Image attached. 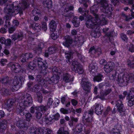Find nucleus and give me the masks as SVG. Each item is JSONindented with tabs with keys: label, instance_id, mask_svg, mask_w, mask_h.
<instances>
[{
	"label": "nucleus",
	"instance_id": "f257e3e1",
	"mask_svg": "<svg viewBox=\"0 0 134 134\" xmlns=\"http://www.w3.org/2000/svg\"><path fill=\"white\" fill-rule=\"evenodd\" d=\"M95 16V18H91L90 17V19L87 20L86 22V25L87 27L89 28H92L93 29L92 31H95L94 29H95V32H92L91 33V35L94 37H96L97 35L96 33V32H98V31H97V29H98V30L99 27L98 25H103L105 24L106 23H104L105 22L104 18H105V16L103 15L101 16H100V19H98V16L97 15L95 14H94Z\"/></svg>",
	"mask_w": 134,
	"mask_h": 134
},
{
	"label": "nucleus",
	"instance_id": "f03ea898",
	"mask_svg": "<svg viewBox=\"0 0 134 134\" xmlns=\"http://www.w3.org/2000/svg\"><path fill=\"white\" fill-rule=\"evenodd\" d=\"M13 5H7L6 8L4 9V12L6 15L4 16V20H5H5L6 21H5V26L7 27H9L10 26V22L9 20L11 18L10 15L12 13L14 12H15V11L18 8V7H14V10H12V8H13Z\"/></svg>",
	"mask_w": 134,
	"mask_h": 134
},
{
	"label": "nucleus",
	"instance_id": "7ed1b4c3",
	"mask_svg": "<svg viewBox=\"0 0 134 134\" xmlns=\"http://www.w3.org/2000/svg\"><path fill=\"white\" fill-rule=\"evenodd\" d=\"M24 99H22L20 101L19 105L20 107V109L21 110L20 111V113H21L22 110L24 109V107L29 106L32 102L31 97L30 96L24 98Z\"/></svg>",
	"mask_w": 134,
	"mask_h": 134
},
{
	"label": "nucleus",
	"instance_id": "20e7f679",
	"mask_svg": "<svg viewBox=\"0 0 134 134\" xmlns=\"http://www.w3.org/2000/svg\"><path fill=\"white\" fill-rule=\"evenodd\" d=\"M98 2L100 3L101 7L100 9L102 12L105 13H108L109 14L111 13L110 10V8H109L108 4L106 1L104 0H98Z\"/></svg>",
	"mask_w": 134,
	"mask_h": 134
},
{
	"label": "nucleus",
	"instance_id": "39448f33",
	"mask_svg": "<svg viewBox=\"0 0 134 134\" xmlns=\"http://www.w3.org/2000/svg\"><path fill=\"white\" fill-rule=\"evenodd\" d=\"M73 70H75L76 72L81 74L83 72L82 67L77 62H73L71 66Z\"/></svg>",
	"mask_w": 134,
	"mask_h": 134
},
{
	"label": "nucleus",
	"instance_id": "423d86ee",
	"mask_svg": "<svg viewBox=\"0 0 134 134\" xmlns=\"http://www.w3.org/2000/svg\"><path fill=\"white\" fill-rule=\"evenodd\" d=\"M19 83V81L18 79L16 77H15L10 87L11 89L13 91H17L20 87Z\"/></svg>",
	"mask_w": 134,
	"mask_h": 134
},
{
	"label": "nucleus",
	"instance_id": "0eeeda50",
	"mask_svg": "<svg viewBox=\"0 0 134 134\" xmlns=\"http://www.w3.org/2000/svg\"><path fill=\"white\" fill-rule=\"evenodd\" d=\"M82 87L86 91H88L90 89L91 84L86 78L83 79L81 82Z\"/></svg>",
	"mask_w": 134,
	"mask_h": 134
},
{
	"label": "nucleus",
	"instance_id": "6e6552de",
	"mask_svg": "<svg viewBox=\"0 0 134 134\" xmlns=\"http://www.w3.org/2000/svg\"><path fill=\"white\" fill-rule=\"evenodd\" d=\"M118 111L121 115H124L125 114V109L123 107V104L121 101H118L116 104Z\"/></svg>",
	"mask_w": 134,
	"mask_h": 134
},
{
	"label": "nucleus",
	"instance_id": "1a4fd4ad",
	"mask_svg": "<svg viewBox=\"0 0 134 134\" xmlns=\"http://www.w3.org/2000/svg\"><path fill=\"white\" fill-rule=\"evenodd\" d=\"M102 106L101 105L96 103L94 106L92 107V110L90 112V114L92 113L94 109H95V112L98 115H99L101 114L102 110L101 109Z\"/></svg>",
	"mask_w": 134,
	"mask_h": 134
},
{
	"label": "nucleus",
	"instance_id": "9d476101",
	"mask_svg": "<svg viewBox=\"0 0 134 134\" xmlns=\"http://www.w3.org/2000/svg\"><path fill=\"white\" fill-rule=\"evenodd\" d=\"M114 64L111 62L107 63V64L104 66V70L105 72L109 73L111 72L114 68Z\"/></svg>",
	"mask_w": 134,
	"mask_h": 134
},
{
	"label": "nucleus",
	"instance_id": "9b49d317",
	"mask_svg": "<svg viewBox=\"0 0 134 134\" xmlns=\"http://www.w3.org/2000/svg\"><path fill=\"white\" fill-rule=\"evenodd\" d=\"M131 91L134 93V89L133 88H131L130 90V93L128 94L127 97V99L129 100L128 102V105L130 106H131L134 104V100H131V99L134 97V96H132L130 95L131 93Z\"/></svg>",
	"mask_w": 134,
	"mask_h": 134
},
{
	"label": "nucleus",
	"instance_id": "f8f14e48",
	"mask_svg": "<svg viewBox=\"0 0 134 134\" xmlns=\"http://www.w3.org/2000/svg\"><path fill=\"white\" fill-rule=\"evenodd\" d=\"M97 69V64L96 63H91L89 66V70L91 74L93 75L96 72Z\"/></svg>",
	"mask_w": 134,
	"mask_h": 134
},
{
	"label": "nucleus",
	"instance_id": "ddd939ff",
	"mask_svg": "<svg viewBox=\"0 0 134 134\" xmlns=\"http://www.w3.org/2000/svg\"><path fill=\"white\" fill-rule=\"evenodd\" d=\"M12 70L15 73H18L20 71L21 68L18 64H13L11 67Z\"/></svg>",
	"mask_w": 134,
	"mask_h": 134
},
{
	"label": "nucleus",
	"instance_id": "4468645a",
	"mask_svg": "<svg viewBox=\"0 0 134 134\" xmlns=\"http://www.w3.org/2000/svg\"><path fill=\"white\" fill-rule=\"evenodd\" d=\"M64 40L65 42L63 43V44L66 47H68L72 42V40L70 39L68 36L65 37Z\"/></svg>",
	"mask_w": 134,
	"mask_h": 134
},
{
	"label": "nucleus",
	"instance_id": "2eb2a0df",
	"mask_svg": "<svg viewBox=\"0 0 134 134\" xmlns=\"http://www.w3.org/2000/svg\"><path fill=\"white\" fill-rule=\"evenodd\" d=\"M65 57L67 62L70 63L72 61V59L73 57L72 53L69 51H67L65 53Z\"/></svg>",
	"mask_w": 134,
	"mask_h": 134
},
{
	"label": "nucleus",
	"instance_id": "dca6fc26",
	"mask_svg": "<svg viewBox=\"0 0 134 134\" xmlns=\"http://www.w3.org/2000/svg\"><path fill=\"white\" fill-rule=\"evenodd\" d=\"M32 57L33 55L31 54L27 53L25 54H23L21 56L20 58L21 62H26V59H25L24 60H23L24 57H26L27 59H28L30 58H32Z\"/></svg>",
	"mask_w": 134,
	"mask_h": 134
},
{
	"label": "nucleus",
	"instance_id": "f3484780",
	"mask_svg": "<svg viewBox=\"0 0 134 134\" xmlns=\"http://www.w3.org/2000/svg\"><path fill=\"white\" fill-rule=\"evenodd\" d=\"M50 31H55L56 27L55 22L53 20L49 24Z\"/></svg>",
	"mask_w": 134,
	"mask_h": 134
},
{
	"label": "nucleus",
	"instance_id": "a211bd4d",
	"mask_svg": "<svg viewBox=\"0 0 134 134\" xmlns=\"http://www.w3.org/2000/svg\"><path fill=\"white\" fill-rule=\"evenodd\" d=\"M42 59L40 58H37V61L38 65L39 66L42 67L43 69L44 68V70H45L46 68V65L44 64L42 61Z\"/></svg>",
	"mask_w": 134,
	"mask_h": 134
},
{
	"label": "nucleus",
	"instance_id": "6ab92c4d",
	"mask_svg": "<svg viewBox=\"0 0 134 134\" xmlns=\"http://www.w3.org/2000/svg\"><path fill=\"white\" fill-rule=\"evenodd\" d=\"M31 27L34 30H36L37 31H38L41 28L39 24L35 23H33L31 24Z\"/></svg>",
	"mask_w": 134,
	"mask_h": 134
},
{
	"label": "nucleus",
	"instance_id": "aec40b11",
	"mask_svg": "<svg viewBox=\"0 0 134 134\" xmlns=\"http://www.w3.org/2000/svg\"><path fill=\"white\" fill-rule=\"evenodd\" d=\"M113 78L114 80H116L119 83H122L124 81V79L121 78V76L120 75H116L115 76H113Z\"/></svg>",
	"mask_w": 134,
	"mask_h": 134
},
{
	"label": "nucleus",
	"instance_id": "412c9836",
	"mask_svg": "<svg viewBox=\"0 0 134 134\" xmlns=\"http://www.w3.org/2000/svg\"><path fill=\"white\" fill-rule=\"evenodd\" d=\"M64 81L66 82H69L70 81H72L73 79H70V76L68 74H66L64 75L63 78Z\"/></svg>",
	"mask_w": 134,
	"mask_h": 134
},
{
	"label": "nucleus",
	"instance_id": "4be33fe9",
	"mask_svg": "<svg viewBox=\"0 0 134 134\" xmlns=\"http://www.w3.org/2000/svg\"><path fill=\"white\" fill-rule=\"evenodd\" d=\"M77 18L76 17L74 18L72 21L73 25L76 27H78L79 25V22L77 20Z\"/></svg>",
	"mask_w": 134,
	"mask_h": 134
},
{
	"label": "nucleus",
	"instance_id": "5701e85b",
	"mask_svg": "<svg viewBox=\"0 0 134 134\" xmlns=\"http://www.w3.org/2000/svg\"><path fill=\"white\" fill-rule=\"evenodd\" d=\"M102 75L100 74H98L97 75L95 76L93 79L94 81L99 82L102 80Z\"/></svg>",
	"mask_w": 134,
	"mask_h": 134
},
{
	"label": "nucleus",
	"instance_id": "b1692460",
	"mask_svg": "<svg viewBox=\"0 0 134 134\" xmlns=\"http://www.w3.org/2000/svg\"><path fill=\"white\" fill-rule=\"evenodd\" d=\"M57 134H69V132L66 131H64V128L61 127L57 132Z\"/></svg>",
	"mask_w": 134,
	"mask_h": 134
},
{
	"label": "nucleus",
	"instance_id": "393cba45",
	"mask_svg": "<svg viewBox=\"0 0 134 134\" xmlns=\"http://www.w3.org/2000/svg\"><path fill=\"white\" fill-rule=\"evenodd\" d=\"M53 99L51 98H49L48 101L47 103V106L48 107L50 108L52 106L53 104Z\"/></svg>",
	"mask_w": 134,
	"mask_h": 134
},
{
	"label": "nucleus",
	"instance_id": "a878e982",
	"mask_svg": "<svg viewBox=\"0 0 134 134\" xmlns=\"http://www.w3.org/2000/svg\"><path fill=\"white\" fill-rule=\"evenodd\" d=\"M12 39L14 40V41H15V40H17L18 38V40H21L22 39V35H21L20 36H16L15 35H13L12 37Z\"/></svg>",
	"mask_w": 134,
	"mask_h": 134
},
{
	"label": "nucleus",
	"instance_id": "bb28decb",
	"mask_svg": "<svg viewBox=\"0 0 134 134\" xmlns=\"http://www.w3.org/2000/svg\"><path fill=\"white\" fill-rule=\"evenodd\" d=\"M82 126L81 125H78L77 127V128L78 129V131L76 132H75L74 133L75 134H81L80 133V132H81L82 130Z\"/></svg>",
	"mask_w": 134,
	"mask_h": 134
},
{
	"label": "nucleus",
	"instance_id": "cd10ccee",
	"mask_svg": "<svg viewBox=\"0 0 134 134\" xmlns=\"http://www.w3.org/2000/svg\"><path fill=\"white\" fill-rule=\"evenodd\" d=\"M127 49L129 51L131 52H134V47L133 44H131L128 47Z\"/></svg>",
	"mask_w": 134,
	"mask_h": 134
},
{
	"label": "nucleus",
	"instance_id": "c85d7f7f",
	"mask_svg": "<svg viewBox=\"0 0 134 134\" xmlns=\"http://www.w3.org/2000/svg\"><path fill=\"white\" fill-rule=\"evenodd\" d=\"M7 62V61L6 59H3L1 60L0 63L2 65L4 66Z\"/></svg>",
	"mask_w": 134,
	"mask_h": 134
},
{
	"label": "nucleus",
	"instance_id": "c756f323",
	"mask_svg": "<svg viewBox=\"0 0 134 134\" xmlns=\"http://www.w3.org/2000/svg\"><path fill=\"white\" fill-rule=\"evenodd\" d=\"M28 66L29 67L30 69L33 70L34 69L36 65L33 63L31 62L29 63Z\"/></svg>",
	"mask_w": 134,
	"mask_h": 134
},
{
	"label": "nucleus",
	"instance_id": "7c9ffc66",
	"mask_svg": "<svg viewBox=\"0 0 134 134\" xmlns=\"http://www.w3.org/2000/svg\"><path fill=\"white\" fill-rule=\"evenodd\" d=\"M51 37L53 39L55 40L57 39L58 37V36L56 34V33H53L51 34Z\"/></svg>",
	"mask_w": 134,
	"mask_h": 134
},
{
	"label": "nucleus",
	"instance_id": "2f4dec72",
	"mask_svg": "<svg viewBox=\"0 0 134 134\" xmlns=\"http://www.w3.org/2000/svg\"><path fill=\"white\" fill-rule=\"evenodd\" d=\"M26 119L27 121H29L30 120L31 116V114L30 113L27 114L25 115Z\"/></svg>",
	"mask_w": 134,
	"mask_h": 134
},
{
	"label": "nucleus",
	"instance_id": "473e14b6",
	"mask_svg": "<svg viewBox=\"0 0 134 134\" xmlns=\"http://www.w3.org/2000/svg\"><path fill=\"white\" fill-rule=\"evenodd\" d=\"M4 42H2V43H5V44L7 46L10 44L11 43V40L10 39H8L7 40L5 41H4Z\"/></svg>",
	"mask_w": 134,
	"mask_h": 134
},
{
	"label": "nucleus",
	"instance_id": "72a5a7b5",
	"mask_svg": "<svg viewBox=\"0 0 134 134\" xmlns=\"http://www.w3.org/2000/svg\"><path fill=\"white\" fill-rule=\"evenodd\" d=\"M3 120H0V131L2 130L3 128V124H5Z\"/></svg>",
	"mask_w": 134,
	"mask_h": 134
},
{
	"label": "nucleus",
	"instance_id": "f704fd0d",
	"mask_svg": "<svg viewBox=\"0 0 134 134\" xmlns=\"http://www.w3.org/2000/svg\"><path fill=\"white\" fill-rule=\"evenodd\" d=\"M49 54H50L53 53L54 52V48L50 47L48 48Z\"/></svg>",
	"mask_w": 134,
	"mask_h": 134
},
{
	"label": "nucleus",
	"instance_id": "c9c22d12",
	"mask_svg": "<svg viewBox=\"0 0 134 134\" xmlns=\"http://www.w3.org/2000/svg\"><path fill=\"white\" fill-rule=\"evenodd\" d=\"M39 12V10L35 9L33 10L32 12V13L34 15H35L36 14H39L40 13Z\"/></svg>",
	"mask_w": 134,
	"mask_h": 134
},
{
	"label": "nucleus",
	"instance_id": "e433bc0d",
	"mask_svg": "<svg viewBox=\"0 0 134 134\" xmlns=\"http://www.w3.org/2000/svg\"><path fill=\"white\" fill-rule=\"evenodd\" d=\"M100 64L104 66L107 64L106 61L104 59H102L100 62Z\"/></svg>",
	"mask_w": 134,
	"mask_h": 134
},
{
	"label": "nucleus",
	"instance_id": "4c0bfd02",
	"mask_svg": "<svg viewBox=\"0 0 134 134\" xmlns=\"http://www.w3.org/2000/svg\"><path fill=\"white\" fill-rule=\"evenodd\" d=\"M110 111V108L108 107L106 109L105 111L104 114L105 115H107L108 114L109 112Z\"/></svg>",
	"mask_w": 134,
	"mask_h": 134
},
{
	"label": "nucleus",
	"instance_id": "58836bf2",
	"mask_svg": "<svg viewBox=\"0 0 134 134\" xmlns=\"http://www.w3.org/2000/svg\"><path fill=\"white\" fill-rule=\"evenodd\" d=\"M38 109L39 110H41L42 112H43L46 110V108L43 106L39 107Z\"/></svg>",
	"mask_w": 134,
	"mask_h": 134
},
{
	"label": "nucleus",
	"instance_id": "ea45409f",
	"mask_svg": "<svg viewBox=\"0 0 134 134\" xmlns=\"http://www.w3.org/2000/svg\"><path fill=\"white\" fill-rule=\"evenodd\" d=\"M61 112L63 114H67L68 113V110L64 108H62L60 110Z\"/></svg>",
	"mask_w": 134,
	"mask_h": 134
},
{
	"label": "nucleus",
	"instance_id": "a19ab883",
	"mask_svg": "<svg viewBox=\"0 0 134 134\" xmlns=\"http://www.w3.org/2000/svg\"><path fill=\"white\" fill-rule=\"evenodd\" d=\"M121 37L122 39L124 41H126L127 39L126 36L123 34H121Z\"/></svg>",
	"mask_w": 134,
	"mask_h": 134
},
{
	"label": "nucleus",
	"instance_id": "79ce46f5",
	"mask_svg": "<svg viewBox=\"0 0 134 134\" xmlns=\"http://www.w3.org/2000/svg\"><path fill=\"white\" fill-rule=\"evenodd\" d=\"M17 126L20 127H24L23 124H22L21 122H20L19 121L16 124Z\"/></svg>",
	"mask_w": 134,
	"mask_h": 134
},
{
	"label": "nucleus",
	"instance_id": "37998d69",
	"mask_svg": "<svg viewBox=\"0 0 134 134\" xmlns=\"http://www.w3.org/2000/svg\"><path fill=\"white\" fill-rule=\"evenodd\" d=\"M38 101L39 102L41 103L42 100V97L41 94H40L39 96H37Z\"/></svg>",
	"mask_w": 134,
	"mask_h": 134
},
{
	"label": "nucleus",
	"instance_id": "c03bdc74",
	"mask_svg": "<svg viewBox=\"0 0 134 134\" xmlns=\"http://www.w3.org/2000/svg\"><path fill=\"white\" fill-rule=\"evenodd\" d=\"M15 28L13 27H10L9 28V32L10 33H12L15 30Z\"/></svg>",
	"mask_w": 134,
	"mask_h": 134
},
{
	"label": "nucleus",
	"instance_id": "a18cd8bd",
	"mask_svg": "<svg viewBox=\"0 0 134 134\" xmlns=\"http://www.w3.org/2000/svg\"><path fill=\"white\" fill-rule=\"evenodd\" d=\"M46 3L48 2V4L47 3L46 4L47 5L49 6H48V7L49 8L50 7H51L52 6V2L51 0H46Z\"/></svg>",
	"mask_w": 134,
	"mask_h": 134
},
{
	"label": "nucleus",
	"instance_id": "49530a36",
	"mask_svg": "<svg viewBox=\"0 0 134 134\" xmlns=\"http://www.w3.org/2000/svg\"><path fill=\"white\" fill-rule=\"evenodd\" d=\"M127 94V93L126 91H124L123 93V97H121V96H122V95H121L119 96V97L120 99H122L124 98L125 96Z\"/></svg>",
	"mask_w": 134,
	"mask_h": 134
},
{
	"label": "nucleus",
	"instance_id": "de8ad7c7",
	"mask_svg": "<svg viewBox=\"0 0 134 134\" xmlns=\"http://www.w3.org/2000/svg\"><path fill=\"white\" fill-rule=\"evenodd\" d=\"M71 103L74 106H75L77 104V102L76 100L73 99L71 100Z\"/></svg>",
	"mask_w": 134,
	"mask_h": 134
},
{
	"label": "nucleus",
	"instance_id": "09e8293b",
	"mask_svg": "<svg viewBox=\"0 0 134 134\" xmlns=\"http://www.w3.org/2000/svg\"><path fill=\"white\" fill-rule=\"evenodd\" d=\"M129 62H130V60L128 61V62H129L128 64L131 67H134V61H132L130 63H129Z\"/></svg>",
	"mask_w": 134,
	"mask_h": 134
},
{
	"label": "nucleus",
	"instance_id": "8fccbe9b",
	"mask_svg": "<svg viewBox=\"0 0 134 134\" xmlns=\"http://www.w3.org/2000/svg\"><path fill=\"white\" fill-rule=\"evenodd\" d=\"M6 31V29L5 28H2L0 29V32L2 33H5Z\"/></svg>",
	"mask_w": 134,
	"mask_h": 134
},
{
	"label": "nucleus",
	"instance_id": "3c124183",
	"mask_svg": "<svg viewBox=\"0 0 134 134\" xmlns=\"http://www.w3.org/2000/svg\"><path fill=\"white\" fill-rule=\"evenodd\" d=\"M59 117V114L58 113H57L55 114L54 116V119L55 120H57L58 119Z\"/></svg>",
	"mask_w": 134,
	"mask_h": 134
},
{
	"label": "nucleus",
	"instance_id": "603ef678",
	"mask_svg": "<svg viewBox=\"0 0 134 134\" xmlns=\"http://www.w3.org/2000/svg\"><path fill=\"white\" fill-rule=\"evenodd\" d=\"M13 25L15 26H17L19 25V22L17 20H14L13 21Z\"/></svg>",
	"mask_w": 134,
	"mask_h": 134
},
{
	"label": "nucleus",
	"instance_id": "864d4df0",
	"mask_svg": "<svg viewBox=\"0 0 134 134\" xmlns=\"http://www.w3.org/2000/svg\"><path fill=\"white\" fill-rule=\"evenodd\" d=\"M46 132V134H52V131L49 129H47Z\"/></svg>",
	"mask_w": 134,
	"mask_h": 134
},
{
	"label": "nucleus",
	"instance_id": "5fc2aeb1",
	"mask_svg": "<svg viewBox=\"0 0 134 134\" xmlns=\"http://www.w3.org/2000/svg\"><path fill=\"white\" fill-rule=\"evenodd\" d=\"M36 117L38 119L40 118L42 116V113H40L38 112L36 113Z\"/></svg>",
	"mask_w": 134,
	"mask_h": 134
},
{
	"label": "nucleus",
	"instance_id": "6e6d98bb",
	"mask_svg": "<svg viewBox=\"0 0 134 134\" xmlns=\"http://www.w3.org/2000/svg\"><path fill=\"white\" fill-rule=\"evenodd\" d=\"M42 27L43 29V30L45 31L47 29V26L46 24V23H44Z\"/></svg>",
	"mask_w": 134,
	"mask_h": 134
},
{
	"label": "nucleus",
	"instance_id": "4d7b16f0",
	"mask_svg": "<svg viewBox=\"0 0 134 134\" xmlns=\"http://www.w3.org/2000/svg\"><path fill=\"white\" fill-rule=\"evenodd\" d=\"M77 32L76 30L75 29L72 30L71 31V34L73 35H75L77 34Z\"/></svg>",
	"mask_w": 134,
	"mask_h": 134
},
{
	"label": "nucleus",
	"instance_id": "13d9d810",
	"mask_svg": "<svg viewBox=\"0 0 134 134\" xmlns=\"http://www.w3.org/2000/svg\"><path fill=\"white\" fill-rule=\"evenodd\" d=\"M111 2L113 3L114 5L116 4L118 2V0H111Z\"/></svg>",
	"mask_w": 134,
	"mask_h": 134
},
{
	"label": "nucleus",
	"instance_id": "bf43d9fd",
	"mask_svg": "<svg viewBox=\"0 0 134 134\" xmlns=\"http://www.w3.org/2000/svg\"><path fill=\"white\" fill-rule=\"evenodd\" d=\"M127 81H130L131 82H133L134 81V76L130 77L129 78V79H126Z\"/></svg>",
	"mask_w": 134,
	"mask_h": 134
},
{
	"label": "nucleus",
	"instance_id": "052dcab7",
	"mask_svg": "<svg viewBox=\"0 0 134 134\" xmlns=\"http://www.w3.org/2000/svg\"><path fill=\"white\" fill-rule=\"evenodd\" d=\"M4 113L2 111H0V118L3 117L4 116Z\"/></svg>",
	"mask_w": 134,
	"mask_h": 134
},
{
	"label": "nucleus",
	"instance_id": "680f3d73",
	"mask_svg": "<svg viewBox=\"0 0 134 134\" xmlns=\"http://www.w3.org/2000/svg\"><path fill=\"white\" fill-rule=\"evenodd\" d=\"M71 120L73 121H74L75 122H76L78 121V119L77 118H74V117H71Z\"/></svg>",
	"mask_w": 134,
	"mask_h": 134
},
{
	"label": "nucleus",
	"instance_id": "e2e57ef3",
	"mask_svg": "<svg viewBox=\"0 0 134 134\" xmlns=\"http://www.w3.org/2000/svg\"><path fill=\"white\" fill-rule=\"evenodd\" d=\"M96 53H97L98 54H100L101 53V50L100 48H98L96 51Z\"/></svg>",
	"mask_w": 134,
	"mask_h": 134
},
{
	"label": "nucleus",
	"instance_id": "0e129e2a",
	"mask_svg": "<svg viewBox=\"0 0 134 134\" xmlns=\"http://www.w3.org/2000/svg\"><path fill=\"white\" fill-rule=\"evenodd\" d=\"M36 109V108L32 107L31 108V112L32 113H34L35 112V110Z\"/></svg>",
	"mask_w": 134,
	"mask_h": 134
},
{
	"label": "nucleus",
	"instance_id": "69168bd1",
	"mask_svg": "<svg viewBox=\"0 0 134 134\" xmlns=\"http://www.w3.org/2000/svg\"><path fill=\"white\" fill-rule=\"evenodd\" d=\"M66 100L65 98L64 97H63L61 98V102L62 103L64 104Z\"/></svg>",
	"mask_w": 134,
	"mask_h": 134
},
{
	"label": "nucleus",
	"instance_id": "338daca9",
	"mask_svg": "<svg viewBox=\"0 0 134 134\" xmlns=\"http://www.w3.org/2000/svg\"><path fill=\"white\" fill-rule=\"evenodd\" d=\"M4 52L6 55H8L9 54V51L7 49H5L4 51Z\"/></svg>",
	"mask_w": 134,
	"mask_h": 134
},
{
	"label": "nucleus",
	"instance_id": "774afa93",
	"mask_svg": "<svg viewBox=\"0 0 134 134\" xmlns=\"http://www.w3.org/2000/svg\"><path fill=\"white\" fill-rule=\"evenodd\" d=\"M73 124V121H72L71 120V121H70L69 123V124L71 127L72 126Z\"/></svg>",
	"mask_w": 134,
	"mask_h": 134
}]
</instances>
